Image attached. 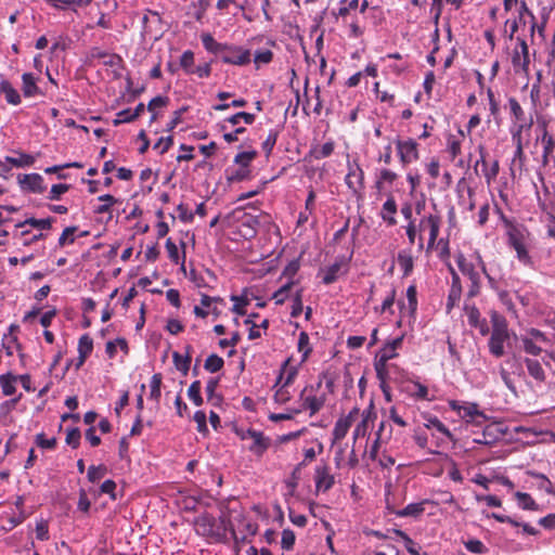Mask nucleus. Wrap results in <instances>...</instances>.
<instances>
[{"label":"nucleus","mask_w":555,"mask_h":555,"mask_svg":"<svg viewBox=\"0 0 555 555\" xmlns=\"http://www.w3.org/2000/svg\"><path fill=\"white\" fill-rule=\"evenodd\" d=\"M321 383L317 386H306L299 393L298 405L292 408L293 414H300L308 411L310 416L315 415L324 406L326 393L320 391Z\"/></svg>","instance_id":"obj_1"},{"label":"nucleus","mask_w":555,"mask_h":555,"mask_svg":"<svg viewBox=\"0 0 555 555\" xmlns=\"http://www.w3.org/2000/svg\"><path fill=\"white\" fill-rule=\"evenodd\" d=\"M508 245L516 251L517 259L525 266H532L528 250L529 233L525 228L512 225L507 231Z\"/></svg>","instance_id":"obj_2"},{"label":"nucleus","mask_w":555,"mask_h":555,"mask_svg":"<svg viewBox=\"0 0 555 555\" xmlns=\"http://www.w3.org/2000/svg\"><path fill=\"white\" fill-rule=\"evenodd\" d=\"M509 338L506 321L494 315L492 318V333L489 339L490 352L500 358L504 354V343Z\"/></svg>","instance_id":"obj_3"},{"label":"nucleus","mask_w":555,"mask_h":555,"mask_svg":"<svg viewBox=\"0 0 555 555\" xmlns=\"http://www.w3.org/2000/svg\"><path fill=\"white\" fill-rule=\"evenodd\" d=\"M527 23L530 24V36H531V42L535 43V27L537 22L533 13L528 9V5L525 1H520L519 7L517 9V17L513 21L507 20L505 22V25H509L511 33L508 35L509 39L514 38V35L517 33L518 27L520 25H526Z\"/></svg>","instance_id":"obj_4"},{"label":"nucleus","mask_w":555,"mask_h":555,"mask_svg":"<svg viewBox=\"0 0 555 555\" xmlns=\"http://www.w3.org/2000/svg\"><path fill=\"white\" fill-rule=\"evenodd\" d=\"M395 143L400 163L403 167L420 158L418 143L414 139H397Z\"/></svg>","instance_id":"obj_5"},{"label":"nucleus","mask_w":555,"mask_h":555,"mask_svg":"<svg viewBox=\"0 0 555 555\" xmlns=\"http://www.w3.org/2000/svg\"><path fill=\"white\" fill-rule=\"evenodd\" d=\"M512 64L516 74L529 72V48L525 39L517 37V46L512 54Z\"/></svg>","instance_id":"obj_6"},{"label":"nucleus","mask_w":555,"mask_h":555,"mask_svg":"<svg viewBox=\"0 0 555 555\" xmlns=\"http://www.w3.org/2000/svg\"><path fill=\"white\" fill-rule=\"evenodd\" d=\"M236 433L243 440L251 439L253 443L249 447V451L257 456H261L270 447V439L264 437L261 431L248 428L246 430H237Z\"/></svg>","instance_id":"obj_7"},{"label":"nucleus","mask_w":555,"mask_h":555,"mask_svg":"<svg viewBox=\"0 0 555 555\" xmlns=\"http://www.w3.org/2000/svg\"><path fill=\"white\" fill-rule=\"evenodd\" d=\"M221 60L225 64L246 65L250 62L249 50L237 46H223Z\"/></svg>","instance_id":"obj_8"},{"label":"nucleus","mask_w":555,"mask_h":555,"mask_svg":"<svg viewBox=\"0 0 555 555\" xmlns=\"http://www.w3.org/2000/svg\"><path fill=\"white\" fill-rule=\"evenodd\" d=\"M346 184L353 193H358L364 188V172L357 162H348V173Z\"/></svg>","instance_id":"obj_9"},{"label":"nucleus","mask_w":555,"mask_h":555,"mask_svg":"<svg viewBox=\"0 0 555 555\" xmlns=\"http://www.w3.org/2000/svg\"><path fill=\"white\" fill-rule=\"evenodd\" d=\"M358 413H359V409L354 408L349 412V414L347 416L339 417L336 421L335 426L332 431L333 440L335 442L340 441L346 437V435L348 434V430L350 429V427L353 423V420L358 415Z\"/></svg>","instance_id":"obj_10"},{"label":"nucleus","mask_w":555,"mask_h":555,"mask_svg":"<svg viewBox=\"0 0 555 555\" xmlns=\"http://www.w3.org/2000/svg\"><path fill=\"white\" fill-rule=\"evenodd\" d=\"M314 481L318 492H326L334 486L335 478L330 473V467L324 464L315 467Z\"/></svg>","instance_id":"obj_11"},{"label":"nucleus","mask_w":555,"mask_h":555,"mask_svg":"<svg viewBox=\"0 0 555 555\" xmlns=\"http://www.w3.org/2000/svg\"><path fill=\"white\" fill-rule=\"evenodd\" d=\"M428 502V500H423L422 502L411 503L401 509H396L389 503H387V509L390 514H393L397 517H411L416 519L423 515L425 512V505Z\"/></svg>","instance_id":"obj_12"},{"label":"nucleus","mask_w":555,"mask_h":555,"mask_svg":"<svg viewBox=\"0 0 555 555\" xmlns=\"http://www.w3.org/2000/svg\"><path fill=\"white\" fill-rule=\"evenodd\" d=\"M18 182L22 189L33 193L41 194L46 190L43 185V178L39 173L20 176Z\"/></svg>","instance_id":"obj_13"},{"label":"nucleus","mask_w":555,"mask_h":555,"mask_svg":"<svg viewBox=\"0 0 555 555\" xmlns=\"http://www.w3.org/2000/svg\"><path fill=\"white\" fill-rule=\"evenodd\" d=\"M525 130V126H513L511 129L512 140L515 144V152L513 156V163L516 164L517 162L521 165L525 159L524 154V145H522V137L521 133Z\"/></svg>","instance_id":"obj_14"},{"label":"nucleus","mask_w":555,"mask_h":555,"mask_svg":"<svg viewBox=\"0 0 555 555\" xmlns=\"http://www.w3.org/2000/svg\"><path fill=\"white\" fill-rule=\"evenodd\" d=\"M452 284L448 295L447 310L450 311L461 299L462 296V284L459 274L451 269Z\"/></svg>","instance_id":"obj_15"},{"label":"nucleus","mask_w":555,"mask_h":555,"mask_svg":"<svg viewBox=\"0 0 555 555\" xmlns=\"http://www.w3.org/2000/svg\"><path fill=\"white\" fill-rule=\"evenodd\" d=\"M511 114L515 119L514 126H525V130H529L532 126V119H527L525 112L515 98L508 100Z\"/></svg>","instance_id":"obj_16"},{"label":"nucleus","mask_w":555,"mask_h":555,"mask_svg":"<svg viewBox=\"0 0 555 555\" xmlns=\"http://www.w3.org/2000/svg\"><path fill=\"white\" fill-rule=\"evenodd\" d=\"M440 217L437 215H428V220L425 221V225L428 227V242L426 251L429 253L434 249L440 229Z\"/></svg>","instance_id":"obj_17"},{"label":"nucleus","mask_w":555,"mask_h":555,"mask_svg":"<svg viewBox=\"0 0 555 555\" xmlns=\"http://www.w3.org/2000/svg\"><path fill=\"white\" fill-rule=\"evenodd\" d=\"M541 141L543 144V164L546 165L550 162H552L553 167L555 168V139L552 135H550L546 131H544Z\"/></svg>","instance_id":"obj_18"},{"label":"nucleus","mask_w":555,"mask_h":555,"mask_svg":"<svg viewBox=\"0 0 555 555\" xmlns=\"http://www.w3.org/2000/svg\"><path fill=\"white\" fill-rule=\"evenodd\" d=\"M456 263L461 272L470 280L472 284L477 285V282L480 281V275L475 264L468 261L463 255L457 257Z\"/></svg>","instance_id":"obj_19"},{"label":"nucleus","mask_w":555,"mask_h":555,"mask_svg":"<svg viewBox=\"0 0 555 555\" xmlns=\"http://www.w3.org/2000/svg\"><path fill=\"white\" fill-rule=\"evenodd\" d=\"M397 214V203L393 196H389L386 202L383 204L380 210L382 219L387 222L388 225H395L397 220L395 215Z\"/></svg>","instance_id":"obj_20"},{"label":"nucleus","mask_w":555,"mask_h":555,"mask_svg":"<svg viewBox=\"0 0 555 555\" xmlns=\"http://www.w3.org/2000/svg\"><path fill=\"white\" fill-rule=\"evenodd\" d=\"M289 362H291V359H287L284 364H283V367H282V372L279 376V379L275 384V387L282 383L283 386H286V387H289L296 376H297V373H298V370L296 366H288L289 365Z\"/></svg>","instance_id":"obj_21"},{"label":"nucleus","mask_w":555,"mask_h":555,"mask_svg":"<svg viewBox=\"0 0 555 555\" xmlns=\"http://www.w3.org/2000/svg\"><path fill=\"white\" fill-rule=\"evenodd\" d=\"M3 163L10 168L12 166L16 168L30 167L35 163V157L30 154L20 153L18 157L7 156Z\"/></svg>","instance_id":"obj_22"},{"label":"nucleus","mask_w":555,"mask_h":555,"mask_svg":"<svg viewBox=\"0 0 555 555\" xmlns=\"http://www.w3.org/2000/svg\"><path fill=\"white\" fill-rule=\"evenodd\" d=\"M514 498L517 502L518 507L524 511H538L539 509L538 503L533 500V498L529 493L516 491L514 493Z\"/></svg>","instance_id":"obj_23"},{"label":"nucleus","mask_w":555,"mask_h":555,"mask_svg":"<svg viewBox=\"0 0 555 555\" xmlns=\"http://www.w3.org/2000/svg\"><path fill=\"white\" fill-rule=\"evenodd\" d=\"M0 92L4 95L8 103L12 105H18L21 103L20 93L8 80L0 82Z\"/></svg>","instance_id":"obj_24"},{"label":"nucleus","mask_w":555,"mask_h":555,"mask_svg":"<svg viewBox=\"0 0 555 555\" xmlns=\"http://www.w3.org/2000/svg\"><path fill=\"white\" fill-rule=\"evenodd\" d=\"M23 93L25 96L30 98L39 93V88L36 85V78L31 73H25L22 76Z\"/></svg>","instance_id":"obj_25"},{"label":"nucleus","mask_w":555,"mask_h":555,"mask_svg":"<svg viewBox=\"0 0 555 555\" xmlns=\"http://www.w3.org/2000/svg\"><path fill=\"white\" fill-rule=\"evenodd\" d=\"M524 362H525L528 373L531 377H533L535 380H539V382H543L545 379L544 370L539 361L530 359V358H526L524 360Z\"/></svg>","instance_id":"obj_26"},{"label":"nucleus","mask_w":555,"mask_h":555,"mask_svg":"<svg viewBox=\"0 0 555 555\" xmlns=\"http://www.w3.org/2000/svg\"><path fill=\"white\" fill-rule=\"evenodd\" d=\"M416 295H417L416 287L414 285H410L406 289L408 305H405L404 302H399L400 309L401 310L408 309L410 314H414L417 309Z\"/></svg>","instance_id":"obj_27"},{"label":"nucleus","mask_w":555,"mask_h":555,"mask_svg":"<svg viewBox=\"0 0 555 555\" xmlns=\"http://www.w3.org/2000/svg\"><path fill=\"white\" fill-rule=\"evenodd\" d=\"M397 260H398V263L403 272V275L404 276L410 275V273L413 270V264H414L413 257H412L411 253H409L406 250H401L398 254Z\"/></svg>","instance_id":"obj_28"},{"label":"nucleus","mask_w":555,"mask_h":555,"mask_svg":"<svg viewBox=\"0 0 555 555\" xmlns=\"http://www.w3.org/2000/svg\"><path fill=\"white\" fill-rule=\"evenodd\" d=\"M16 379H17V377L14 376V375H11V374L1 375L0 376V384H1V387H2V392L5 396H12V395L15 393V391H16V388H15Z\"/></svg>","instance_id":"obj_29"},{"label":"nucleus","mask_w":555,"mask_h":555,"mask_svg":"<svg viewBox=\"0 0 555 555\" xmlns=\"http://www.w3.org/2000/svg\"><path fill=\"white\" fill-rule=\"evenodd\" d=\"M93 341L89 335H82L78 341V352L81 356L82 360H86L88 356L92 352Z\"/></svg>","instance_id":"obj_30"},{"label":"nucleus","mask_w":555,"mask_h":555,"mask_svg":"<svg viewBox=\"0 0 555 555\" xmlns=\"http://www.w3.org/2000/svg\"><path fill=\"white\" fill-rule=\"evenodd\" d=\"M201 382L194 380L188 389V397L196 406H201L204 402L201 396Z\"/></svg>","instance_id":"obj_31"},{"label":"nucleus","mask_w":555,"mask_h":555,"mask_svg":"<svg viewBox=\"0 0 555 555\" xmlns=\"http://www.w3.org/2000/svg\"><path fill=\"white\" fill-rule=\"evenodd\" d=\"M162 374L156 373L152 376L150 382V399L158 402L160 399Z\"/></svg>","instance_id":"obj_32"},{"label":"nucleus","mask_w":555,"mask_h":555,"mask_svg":"<svg viewBox=\"0 0 555 555\" xmlns=\"http://www.w3.org/2000/svg\"><path fill=\"white\" fill-rule=\"evenodd\" d=\"M172 358L176 369L183 375H186L190 369L191 357L189 354L183 357L179 352H173Z\"/></svg>","instance_id":"obj_33"},{"label":"nucleus","mask_w":555,"mask_h":555,"mask_svg":"<svg viewBox=\"0 0 555 555\" xmlns=\"http://www.w3.org/2000/svg\"><path fill=\"white\" fill-rule=\"evenodd\" d=\"M53 221H54L53 218H46V219L29 218V219H26L24 222L18 223L17 227H24L26 224H29L37 229L49 230V229H51Z\"/></svg>","instance_id":"obj_34"},{"label":"nucleus","mask_w":555,"mask_h":555,"mask_svg":"<svg viewBox=\"0 0 555 555\" xmlns=\"http://www.w3.org/2000/svg\"><path fill=\"white\" fill-rule=\"evenodd\" d=\"M224 361L217 354H210L206 360L204 367L210 373H216L223 367Z\"/></svg>","instance_id":"obj_35"},{"label":"nucleus","mask_w":555,"mask_h":555,"mask_svg":"<svg viewBox=\"0 0 555 555\" xmlns=\"http://www.w3.org/2000/svg\"><path fill=\"white\" fill-rule=\"evenodd\" d=\"M201 39H202V42H203V46L205 47V49L209 52H212V53H219L222 51L223 49V44L221 43H218L214 37L206 33V34H203L201 36Z\"/></svg>","instance_id":"obj_36"},{"label":"nucleus","mask_w":555,"mask_h":555,"mask_svg":"<svg viewBox=\"0 0 555 555\" xmlns=\"http://www.w3.org/2000/svg\"><path fill=\"white\" fill-rule=\"evenodd\" d=\"M99 201L103 202L102 205L94 209V212L99 215L111 212L112 206L117 203V199L111 194L99 196Z\"/></svg>","instance_id":"obj_37"},{"label":"nucleus","mask_w":555,"mask_h":555,"mask_svg":"<svg viewBox=\"0 0 555 555\" xmlns=\"http://www.w3.org/2000/svg\"><path fill=\"white\" fill-rule=\"evenodd\" d=\"M524 350L531 356H539L542 348L538 346L537 341L532 340L531 337L522 335L520 337Z\"/></svg>","instance_id":"obj_38"},{"label":"nucleus","mask_w":555,"mask_h":555,"mask_svg":"<svg viewBox=\"0 0 555 555\" xmlns=\"http://www.w3.org/2000/svg\"><path fill=\"white\" fill-rule=\"evenodd\" d=\"M427 428H435L449 439H452V434L447 428V426L436 416H430L427 418V423L425 424Z\"/></svg>","instance_id":"obj_39"},{"label":"nucleus","mask_w":555,"mask_h":555,"mask_svg":"<svg viewBox=\"0 0 555 555\" xmlns=\"http://www.w3.org/2000/svg\"><path fill=\"white\" fill-rule=\"evenodd\" d=\"M306 463L305 462H301L299 463L293 470L291 477L285 481V485L286 487L289 489V494H294L297 486H298V482H299V475H300V469L302 466H305Z\"/></svg>","instance_id":"obj_40"},{"label":"nucleus","mask_w":555,"mask_h":555,"mask_svg":"<svg viewBox=\"0 0 555 555\" xmlns=\"http://www.w3.org/2000/svg\"><path fill=\"white\" fill-rule=\"evenodd\" d=\"M255 115L246 112H238L231 117L227 118L225 121L235 126L240 124V121H244L246 125H251L255 121Z\"/></svg>","instance_id":"obj_41"},{"label":"nucleus","mask_w":555,"mask_h":555,"mask_svg":"<svg viewBox=\"0 0 555 555\" xmlns=\"http://www.w3.org/2000/svg\"><path fill=\"white\" fill-rule=\"evenodd\" d=\"M395 299H396V289L390 288L387 296L383 300L380 308L379 309L376 308L375 310L379 313L389 312L392 314L393 313L392 306L395 304Z\"/></svg>","instance_id":"obj_42"},{"label":"nucleus","mask_w":555,"mask_h":555,"mask_svg":"<svg viewBox=\"0 0 555 555\" xmlns=\"http://www.w3.org/2000/svg\"><path fill=\"white\" fill-rule=\"evenodd\" d=\"M311 350L309 335L306 332H301L298 338V351L302 352V362L307 360Z\"/></svg>","instance_id":"obj_43"},{"label":"nucleus","mask_w":555,"mask_h":555,"mask_svg":"<svg viewBox=\"0 0 555 555\" xmlns=\"http://www.w3.org/2000/svg\"><path fill=\"white\" fill-rule=\"evenodd\" d=\"M194 53L190 50L184 51L180 57V66L186 74H194Z\"/></svg>","instance_id":"obj_44"},{"label":"nucleus","mask_w":555,"mask_h":555,"mask_svg":"<svg viewBox=\"0 0 555 555\" xmlns=\"http://www.w3.org/2000/svg\"><path fill=\"white\" fill-rule=\"evenodd\" d=\"M107 468L104 465H91L88 469L87 477L90 482H96L105 476Z\"/></svg>","instance_id":"obj_45"},{"label":"nucleus","mask_w":555,"mask_h":555,"mask_svg":"<svg viewBox=\"0 0 555 555\" xmlns=\"http://www.w3.org/2000/svg\"><path fill=\"white\" fill-rule=\"evenodd\" d=\"M393 532L404 541L405 548L411 555H420L416 543L404 531L395 529Z\"/></svg>","instance_id":"obj_46"},{"label":"nucleus","mask_w":555,"mask_h":555,"mask_svg":"<svg viewBox=\"0 0 555 555\" xmlns=\"http://www.w3.org/2000/svg\"><path fill=\"white\" fill-rule=\"evenodd\" d=\"M256 155L257 153L255 151L238 153L234 158V163L244 169H248L249 164Z\"/></svg>","instance_id":"obj_47"},{"label":"nucleus","mask_w":555,"mask_h":555,"mask_svg":"<svg viewBox=\"0 0 555 555\" xmlns=\"http://www.w3.org/2000/svg\"><path fill=\"white\" fill-rule=\"evenodd\" d=\"M374 369L376 372V377L379 382H387L389 377V365L388 362H383L379 360L374 361Z\"/></svg>","instance_id":"obj_48"},{"label":"nucleus","mask_w":555,"mask_h":555,"mask_svg":"<svg viewBox=\"0 0 555 555\" xmlns=\"http://www.w3.org/2000/svg\"><path fill=\"white\" fill-rule=\"evenodd\" d=\"M397 178L398 175L395 171L390 169H382L376 180V186L380 189L384 182L391 184L397 180Z\"/></svg>","instance_id":"obj_49"},{"label":"nucleus","mask_w":555,"mask_h":555,"mask_svg":"<svg viewBox=\"0 0 555 555\" xmlns=\"http://www.w3.org/2000/svg\"><path fill=\"white\" fill-rule=\"evenodd\" d=\"M231 300L234 301L232 311L236 314L245 315L246 314L245 307L249 304L248 299L243 296L232 295Z\"/></svg>","instance_id":"obj_50"},{"label":"nucleus","mask_w":555,"mask_h":555,"mask_svg":"<svg viewBox=\"0 0 555 555\" xmlns=\"http://www.w3.org/2000/svg\"><path fill=\"white\" fill-rule=\"evenodd\" d=\"M279 137V131L276 129H271L268 133L267 139L262 143V150L264 151L266 155L269 156L276 143Z\"/></svg>","instance_id":"obj_51"},{"label":"nucleus","mask_w":555,"mask_h":555,"mask_svg":"<svg viewBox=\"0 0 555 555\" xmlns=\"http://www.w3.org/2000/svg\"><path fill=\"white\" fill-rule=\"evenodd\" d=\"M465 548L474 554H483L487 552L485 544L477 539H470L464 542Z\"/></svg>","instance_id":"obj_52"},{"label":"nucleus","mask_w":555,"mask_h":555,"mask_svg":"<svg viewBox=\"0 0 555 555\" xmlns=\"http://www.w3.org/2000/svg\"><path fill=\"white\" fill-rule=\"evenodd\" d=\"M397 356L398 352L393 351L391 346H387L385 344L383 348H380V350L376 353L375 359L383 362H388L389 360L395 359Z\"/></svg>","instance_id":"obj_53"},{"label":"nucleus","mask_w":555,"mask_h":555,"mask_svg":"<svg viewBox=\"0 0 555 555\" xmlns=\"http://www.w3.org/2000/svg\"><path fill=\"white\" fill-rule=\"evenodd\" d=\"M334 151V143L326 142L321 145L319 149L313 150V156L315 159H322L328 157Z\"/></svg>","instance_id":"obj_54"},{"label":"nucleus","mask_w":555,"mask_h":555,"mask_svg":"<svg viewBox=\"0 0 555 555\" xmlns=\"http://www.w3.org/2000/svg\"><path fill=\"white\" fill-rule=\"evenodd\" d=\"M77 231V227H67L59 237V245L65 246L67 243L73 244L75 242L74 233Z\"/></svg>","instance_id":"obj_55"},{"label":"nucleus","mask_w":555,"mask_h":555,"mask_svg":"<svg viewBox=\"0 0 555 555\" xmlns=\"http://www.w3.org/2000/svg\"><path fill=\"white\" fill-rule=\"evenodd\" d=\"M241 527V530L246 533L248 537H254L257 533L258 525L255 522H251L247 520L246 518L242 517L238 521V526Z\"/></svg>","instance_id":"obj_56"},{"label":"nucleus","mask_w":555,"mask_h":555,"mask_svg":"<svg viewBox=\"0 0 555 555\" xmlns=\"http://www.w3.org/2000/svg\"><path fill=\"white\" fill-rule=\"evenodd\" d=\"M302 309V294L301 291H297L293 298L291 315L293 318H298L301 314Z\"/></svg>","instance_id":"obj_57"},{"label":"nucleus","mask_w":555,"mask_h":555,"mask_svg":"<svg viewBox=\"0 0 555 555\" xmlns=\"http://www.w3.org/2000/svg\"><path fill=\"white\" fill-rule=\"evenodd\" d=\"M81 434L78 428H72L67 430L66 434V443L72 448L76 449L80 444Z\"/></svg>","instance_id":"obj_58"},{"label":"nucleus","mask_w":555,"mask_h":555,"mask_svg":"<svg viewBox=\"0 0 555 555\" xmlns=\"http://www.w3.org/2000/svg\"><path fill=\"white\" fill-rule=\"evenodd\" d=\"M295 533L291 529H284L282 532L281 546L284 550H292L295 544Z\"/></svg>","instance_id":"obj_59"},{"label":"nucleus","mask_w":555,"mask_h":555,"mask_svg":"<svg viewBox=\"0 0 555 555\" xmlns=\"http://www.w3.org/2000/svg\"><path fill=\"white\" fill-rule=\"evenodd\" d=\"M287 388H288V387L281 385V386L276 389V391H275V393H274V401H275L276 403H279V404H285L286 402H288V401L291 400L292 396H291V393H289V391H288V389H287Z\"/></svg>","instance_id":"obj_60"},{"label":"nucleus","mask_w":555,"mask_h":555,"mask_svg":"<svg viewBox=\"0 0 555 555\" xmlns=\"http://www.w3.org/2000/svg\"><path fill=\"white\" fill-rule=\"evenodd\" d=\"M273 53L271 50L263 49L255 52L254 62L256 64H268L272 61Z\"/></svg>","instance_id":"obj_61"},{"label":"nucleus","mask_w":555,"mask_h":555,"mask_svg":"<svg viewBox=\"0 0 555 555\" xmlns=\"http://www.w3.org/2000/svg\"><path fill=\"white\" fill-rule=\"evenodd\" d=\"M36 444L42 449L52 450L56 446V439L54 437L46 438L44 434H38L36 436Z\"/></svg>","instance_id":"obj_62"},{"label":"nucleus","mask_w":555,"mask_h":555,"mask_svg":"<svg viewBox=\"0 0 555 555\" xmlns=\"http://www.w3.org/2000/svg\"><path fill=\"white\" fill-rule=\"evenodd\" d=\"M68 190H69V185L68 184H63V183L53 184L51 190H50L48 198L51 199V201H56V199L60 198V196L62 194L66 193Z\"/></svg>","instance_id":"obj_63"},{"label":"nucleus","mask_w":555,"mask_h":555,"mask_svg":"<svg viewBox=\"0 0 555 555\" xmlns=\"http://www.w3.org/2000/svg\"><path fill=\"white\" fill-rule=\"evenodd\" d=\"M339 270H340V264H338V263H334V264L330 266L323 276V282L325 284H331V283L335 282Z\"/></svg>","instance_id":"obj_64"}]
</instances>
